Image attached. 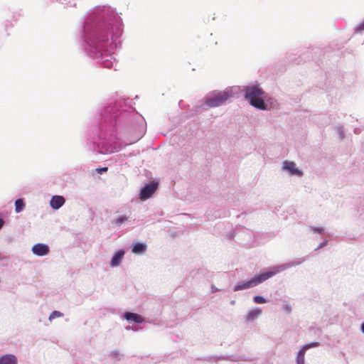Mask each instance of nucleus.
Masks as SVG:
<instances>
[{"mask_svg":"<svg viewBox=\"0 0 364 364\" xmlns=\"http://www.w3.org/2000/svg\"><path fill=\"white\" fill-rule=\"evenodd\" d=\"M128 219H129V217H127V215H120L118 218L112 220V223L117 226H120L124 223L127 222L128 220Z\"/></svg>","mask_w":364,"mask_h":364,"instance_id":"20","label":"nucleus"},{"mask_svg":"<svg viewBox=\"0 0 364 364\" xmlns=\"http://www.w3.org/2000/svg\"><path fill=\"white\" fill-rule=\"evenodd\" d=\"M0 364H18V359L14 354H5L0 356Z\"/></svg>","mask_w":364,"mask_h":364,"instance_id":"17","label":"nucleus"},{"mask_svg":"<svg viewBox=\"0 0 364 364\" xmlns=\"http://www.w3.org/2000/svg\"><path fill=\"white\" fill-rule=\"evenodd\" d=\"M127 330H133V331H137V328L135 326H128L126 327Z\"/></svg>","mask_w":364,"mask_h":364,"instance_id":"31","label":"nucleus"},{"mask_svg":"<svg viewBox=\"0 0 364 364\" xmlns=\"http://www.w3.org/2000/svg\"><path fill=\"white\" fill-rule=\"evenodd\" d=\"M282 169L289 173L290 176H296L301 177L303 176V172L299 170L296 164L290 161H284L283 162Z\"/></svg>","mask_w":364,"mask_h":364,"instance_id":"9","label":"nucleus"},{"mask_svg":"<svg viewBox=\"0 0 364 364\" xmlns=\"http://www.w3.org/2000/svg\"><path fill=\"white\" fill-rule=\"evenodd\" d=\"M123 318L127 321H134L136 323H141L144 321V318L136 313L127 311L123 315Z\"/></svg>","mask_w":364,"mask_h":364,"instance_id":"16","label":"nucleus"},{"mask_svg":"<svg viewBox=\"0 0 364 364\" xmlns=\"http://www.w3.org/2000/svg\"><path fill=\"white\" fill-rule=\"evenodd\" d=\"M158 188V182L151 181L149 183H146L144 187H142L139 192V198L141 200H145L154 193V192Z\"/></svg>","mask_w":364,"mask_h":364,"instance_id":"7","label":"nucleus"},{"mask_svg":"<svg viewBox=\"0 0 364 364\" xmlns=\"http://www.w3.org/2000/svg\"><path fill=\"white\" fill-rule=\"evenodd\" d=\"M259 103H262V107L257 109L260 110H267L270 109H278L279 107L277 100L269 96L268 95H265V93L263 95L262 100L259 102Z\"/></svg>","mask_w":364,"mask_h":364,"instance_id":"8","label":"nucleus"},{"mask_svg":"<svg viewBox=\"0 0 364 364\" xmlns=\"http://www.w3.org/2000/svg\"><path fill=\"white\" fill-rule=\"evenodd\" d=\"M108 170V168L107 167H102V168H96V171L97 173H100V174H102L105 172H107Z\"/></svg>","mask_w":364,"mask_h":364,"instance_id":"30","label":"nucleus"},{"mask_svg":"<svg viewBox=\"0 0 364 364\" xmlns=\"http://www.w3.org/2000/svg\"><path fill=\"white\" fill-rule=\"evenodd\" d=\"M244 92V97L246 100L254 107L261 108L262 103L259 102L262 100V97L264 94V92L262 88L258 86H246L242 89Z\"/></svg>","mask_w":364,"mask_h":364,"instance_id":"5","label":"nucleus"},{"mask_svg":"<svg viewBox=\"0 0 364 364\" xmlns=\"http://www.w3.org/2000/svg\"><path fill=\"white\" fill-rule=\"evenodd\" d=\"M253 301L255 304H262L267 302V299L262 296L256 295L253 297Z\"/></svg>","mask_w":364,"mask_h":364,"instance_id":"24","label":"nucleus"},{"mask_svg":"<svg viewBox=\"0 0 364 364\" xmlns=\"http://www.w3.org/2000/svg\"><path fill=\"white\" fill-rule=\"evenodd\" d=\"M4 225V220L2 218H0V230L3 228Z\"/></svg>","mask_w":364,"mask_h":364,"instance_id":"33","label":"nucleus"},{"mask_svg":"<svg viewBox=\"0 0 364 364\" xmlns=\"http://www.w3.org/2000/svg\"><path fill=\"white\" fill-rule=\"evenodd\" d=\"M318 342H311L303 346V347L299 350L296 356V363L297 364H304V355L307 350L311 348H316L319 346Z\"/></svg>","mask_w":364,"mask_h":364,"instance_id":"10","label":"nucleus"},{"mask_svg":"<svg viewBox=\"0 0 364 364\" xmlns=\"http://www.w3.org/2000/svg\"><path fill=\"white\" fill-rule=\"evenodd\" d=\"M309 230L311 232H312L314 234H320V235H326V230L323 227L309 226Z\"/></svg>","mask_w":364,"mask_h":364,"instance_id":"21","label":"nucleus"},{"mask_svg":"<svg viewBox=\"0 0 364 364\" xmlns=\"http://www.w3.org/2000/svg\"><path fill=\"white\" fill-rule=\"evenodd\" d=\"M63 314L58 311H53L49 316V321H53L55 318L63 317Z\"/></svg>","mask_w":364,"mask_h":364,"instance_id":"25","label":"nucleus"},{"mask_svg":"<svg viewBox=\"0 0 364 364\" xmlns=\"http://www.w3.org/2000/svg\"><path fill=\"white\" fill-rule=\"evenodd\" d=\"M123 23L116 9L97 6L84 16L79 30L82 46L87 56L106 68L117 70L114 50L121 46Z\"/></svg>","mask_w":364,"mask_h":364,"instance_id":"2","label":"nucleus"},{"mask_svg":"<svg viewBox=\"0 0 364 364\" xmlns=\"http://www.w3.org/2000/svg\"><path fill=\"white\" fill-rule=\"evenodd\" d=\"M125 255V251L123 249L119 250L113 255L111 261L110 266L112 267H118Z\"/></svg>","mask_w":364,"mask_h":364,"instance_id":"12","label":"nucleus"},{"mask_svg":"<svg viewBox=\"0 0 364 364\" xmlns=\"http://www.w3.org/2000/svg\"><path fill=\"white\" fill-rule=\"evenodd\" d=\"M363 31H364V20L360 23H359L355 28L356 32H361Z\"/></svg>","mask_w":364,"mask_h":364,"instance_id":"29","label":"nucleus"},{"mask_svg":"<svg viewBox=\"0 0 364 364\" xmlns=\"http://www.w3.org/2000/svg\"><path fill=\"white\" fill-rule=\"evenodd\" d=\"M262 313V311L259 307H255L252 309L248 311L247 314L245 316V321L247 323L253 322L255 319H257Z\"/></svg>","mask_w":364,"mask_h":364,"instance_id":"14","label":"nucleus"},{"mask_svg":"<svg viewBox=\"0 0 364 364\" xmlns=\"http://www.w3.org/2000/svg\"><path fill=\"white\" fill-rule=\"evenodd\" d=\"M360 330L363 333H364V321L360 325Z\"/></svg>","mask_w":364,"mask_h":364,"instance_id":"34","label":"nucleus"},{"mask_svg":"<svg viewBox=\"0 0 364 364\" xmlns=\"http://www.w3.org/2000/svg\"><path fill=\"white\" fill-rule=\"evenodd\" d=\"M328 242V240H326V239L323 240V241L318 245V247L315 249V250L317 251L321 248H323L324 247H326L327 245Z\"/></svg>","mask_w":364,"mask_h":364,"instance_id":"28","label":"nucleus"},{"mask_svg":"<svg viewBox=\"0 0 364 364\" xmlns=\"http://www.w3.org/2000/svg\"><path fill=\"white\" fill-rule=\"evenodd\" d=\"M246 232H247V233L237 232L235 233V236L238 239H240L243 235V234L247 235L248 236V237L247 238H244V240L242 241V243L244 245H249V244H250L252 242V237H251L252 232L250 230H246Z\"/></svg>","mask_w":364,"mask_h":364,"instance_id":"18","label":"nucleus"},{"mask_svg":"<svg viewBox=\"0 0 364 364\" xmlns=\"http://www.w3.org/2000/svg\"><path fill=\"white\" fill-rule=\"evenodd\" d=\"M129 98L111 99L100 110L97 127L87 134L86 147L95 154H110L139 141L146 131L144 117Z\"/></svg>","mask_w":364,"mask_h":364,"instance_id":"1","label":"nucleus"},{"mask_svg":"<svg viewBox=\"0 0 364 364\" xmlns=\"http://www.w3.org/2000/svg\"><path fill=\"white\" fill-rule=\"evenodd\" d=\"M182 103H183V101H182V100H181V101L179 102V103H178L179 106H181V104H182Z\"/></svg>","mask_w":364,"mask_h":364,"instance_id":"35","label":"nucleus"},{"mask_svg":"<svg viewBox=\"0 0 364 364\" xmlns=\"http://www.w3.org/2000/svg\"><path fill=\"white\" fill-rule=\"evenodd\" d=\"M218 291H219V289L218 288H216L215 286L211 287V291L213 293L217 292Z\"/></svg>","mask_w":364,"mask_h":364,"instance_id":"32","label":"nucleus"},{"mask_svg":"<svg viewBox=\"0 0 364 364\" xmlns=\"http://www.w3.org/2000/svg\"><path fill=\"white\" fill-rule=\"evenodd\" d=\"M147 250V245L144 242H136L132 245V252L135 255H143Z\"/></svg>","mask_w":364,"mask_h":364,"instance_id":"15","label":"nucleus"},{"mask_svg":"<svg viewBox=\"0 0 364 364\" xmlns=\"http://www.w3.org/2000/svg\"><path fill=\"white\" fill-rule=\"evenodd\" d=\"M268 268L264 269L261 273L255 274L252 279L247 281H240L234 286L233 291H242L255 287L271 278Z\"/></svg>","mask_w":364,"mask_h":364,"instance_id":"4","label":"nucleus"},{"mask_svg":"<svg viewBox=\"0 0 364 364\" xmlns=\"http://www.w3.org/2000/svg\"><path fill=\"white\" fill-rule=\"evenodd\" d=\"M65 203V199L62 196H53L50 200V205L54 210H58Z\"/></svg>","mask_w":364,"mask_h":364,"instance_id":"13","label":"nucleus"},{"mask_svg":"<svg viewBox=\"0 0 364 364\" xmlns=\"http://www.w3.org/2000/svg\"><path fill=\"white\" fill-rule=\"evenodd\" d=\"M109 357L117 360H121L123 355L119 350H114L109 352Z\"/></svg>","mask_w":364,"mask_h":364,"instance_id":"22","label":"nucleus"},{"mask_svg":"<svg viewBox=\"0 0 364 364\" xmlns=\"http://www.w3.org/2000/svg\"><path fill=\"white\" fill-rule=\"evenodd\" d=\"M31 251L33 254L43 257L49 253L50 249L48 245L43 243H37L32 247Z\"/></svg>","mask_w":364,"mask_h":364,"instance_id":"11","label":"nucleus"},{"mask_svg":"<svg viewBox=\"0 0 364 364\" xmlns=\"http://www.w3.org/2000/svg\"><path fill=\"white\" fill-rule=\"evenodd\" d=\"M230 304H235V301H234V300H233V301H232L230 302Z\"/></svg>","mask_w":364,"mask_h":364,"instance_id":"36","label":"nucleus"},{"mask_svg":"<svg viewBox=\"0 0 364 364\" xmlns=\"http://www.w3.org/2000/svg\"><path fill=\"white\" fill-rule=\"evenodd\" d=\"M25 208L23 199L18 198L15 201V210L17 213H21Z\"/></svg>","mask_w":364,"mask_h":364,"instance_id":"19","label":"nucleus"},{"mask_svg":"<svg viewBox=\"0 0 364 364\" xmlns=\"http://www.w3.org/2000/svg\"><path fill=\"white\" fill-rule=\"evenodd\" d=\"M282 309L287 313L289 314L291 312V306L289 302L284 301L282 303Z\"/></svg>","mask_w":364,"mask_h":364,"instance_id":"27","label":"nucleus"},{"mask_svg":"<svg viewBox=\"0 0 364 364\" xmlns=\"http://www.w3.org/2000/svg\"><path fill=\"white\" fill-rule=\"evenodd\" d=\"M338 136L341 139H343L345 137L344 127L343 126H337L336 127Z\"/></svg>","mask_w":364,"mask_h":364,"instance_id":"26","label":"nucleus"},{"mask_svg":"<svg viewBox=\"0 0 364 364\" xmlns=\"http://www.w3.org/2000/svg\"><path fill=\"white\" fill-rule=\"evenodd\" d=\"M240 90V87L234 86L227 87L223 91L214 90L210 92L205 95L203 103L194 107V111L189 114V116L192 117L194 114H199L209 107H220L223 105L228 98L237 94Z\"/></svg>","mask_w":364,"mask_h":364,"instance_id":"3","label":"nucleus"},{"mask_svg":"<svg viewBox=\"0 0 364 364\" xmlns=\"http://www.w3.org/2000/svg\"><path fill=\"white\" fill-rule=\"evenodd\" d=\"M306 258L305 257L301 258H297L293 261H291L289 262L285 263V264H281L279 265L273 266L269 268H268V270L269 273L271 274V277L276 275L278 273H280L285 269H287L289 268L299 265L302 264L304 261H306Z\"/></svg>","mask_w":364,"mask_h":364,"instance_id":"6","label":"nucleus"},{"mask_svg":"<svg viewBox=\"0 0 364 364\" xmlns=\"http://www.w3.org/2000/svg\"><path fill=\"white\" fill-rule=\"evenodd\" d=\"M218 359L220 360H231V361H233V362H237L240 360H244L243 358H239L238 356H236V355H229L228 357H225V356H220L218 358Z\"/></svg>","mask_w":364,"mask_h":364,"instance_id":"23","label":"nucleus"}]
</instances>
